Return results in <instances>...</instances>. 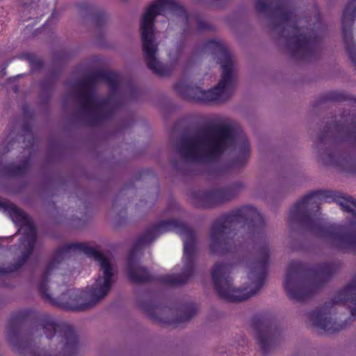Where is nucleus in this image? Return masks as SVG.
Listing matches in <instances>:
<instances>
[{
  "label": "nucleus",
  "instance_id": "obj_4",
  "mask_svg": "<svg viewBox=\"0 0 356 356\" xmlns=\"http://www.w3.org/2000/svg\"><path fill=\"white\" fill-rule=\"evenodd\" d=\"M181 156L188 161L211 160L225 150L233 148L238 164L243 165L250 154V145L244 133L234 132L228 125H208L180 138L177 146Z\"/></svg>",
  "mask_w": 356,
  "mask_h": 356
},
{
  "label": "nucleus",
  "instance_id": "obj_13",
  "mask_svg": "<svg viewBox=\"0 0 356 356\" xmlns=\"http://www.w3.org/2000/svg\"><path fill=\"white\" fill-rule=\"evenodd\" d=\"M42 325L47 338L56 337L58 341L60 356H72L77 352L79 343L71 326L64 323H57L49 316L42 318Z\"/></svg>",
  "mask_w": 356,
  "mask_h": 356
},
{
  "label": "nucleus",
  "instance_id": "obj_8",
  "mask_svg": "<svg viewBox=\"0 0 356 356\" xmlns=\"http://www.w3.org/2000/svg\"><path fill=\"white\" fill-rule=\"evenodd\" d=\"M205 49L216 55L220 60L222 75L218 84L212 89L204 90L199 87L179 82L175 85V90L183 97L195 102L209 103L225 101L232 95L236 86L235 68L232 58L227 47L219 41L208 42Z\"/></svg>",
  "mask_w": 356,
  "mask_h": 356
},
{
  "label": "nucleus",
  "instance_id": "obj_6",
  "mask_svg": "<svg viewBox=\"0 0 356 356\" xmlns=\"http://www.w3.org/2000/svg\"><path fill=\"white\" fill-rule=\"evenodd\" d=\"M168 231H175L182 238L184 241V269L181 275L170 274L162 276L161 280L168 285L182 284L192 276L194 270L195 255V235L191 227L184 223L175 220H167L159 223L150 232L140 236L134 245L127 261V273L129 280L134 282L149 281L152 278L148 271L138 266L135 263L138 252L154 239L153 234H163Z\"/></svg>",
  "mask_w": 356,
  "mask_h": 356
},
{
  "label": "nucleus",
  "instance_id": "obj_3",
  "mask_svg": "<svg viewBox=\"0 0 356 356\" xmlns=\"http://www.w3.org/2000/svg\"><path fill=\"white\" fill-rule=\"evenodd\" d=\"M330 191L312 193L298 202L290 211L294 220H302L306 227L331 248L343 252L356 251V200L338 196L334 200L346 211L348 222L343 225H325L317 212L321 202L332 198Z\"/></svg>",
  "mask_w": 356,
  "mask_h": 356
},
{
  "label": "nucleus",
  "instance_id": "obj_1",
  "mask_svg": "<svg viewBox=\"0 0 356 356\" xmlns=\"http://www.w3.org/2000/svg\"><path fill=\"white\" fill-rule=\"evenodd\" d=\"M110 259L87 243L58 249L44 270L38 290L45 300L70 310H86L105 298L113 284Z\"/></svg>",
  "mask_w": 356,
  "mask_h": 356
},
{
  "label": "nucleus",
  "instance_id": "obj_9",
  "mask_svg": "<svg viewBox=\"0 0 356 356\" xmlns=\"http://www.w3.org/2000/svg\"><path fill=\"white\" fill-rule=\"evenodd\" d=\"M257 10L260 13H273L276 24L273 29L285 40L287 47L296 54H305L313 48L317 37L314 30L296 26L293 13L284 0H257Z\"/></svg>",
  "mask_w": 356,
  "mask_h": 356
},
{
  "label": "nucleus",
  "instance_id": "obj_24",
  "mask_svg": "<svg viewBox=\"0 0 356 356\" xmlns=\"http://www.w3.org/2000/svg\"><path fill=\"white\" fill-rule=\"evenodd\" d=\"M197 24H198V26L200 29H204V27L203 26L202 24L200 22V21H197Z\"/></svg>",
  "mask_w": 356,
  "mask_h": 356
},
{
  "label": "nucleus",
  "instance_id": "obj_16",
  "mask_svg": "<svg viewBox=\"0 0 356 356\" xmlns=\"http://www.w3.org/2000/svg\"><path fill=\"white\" fill-rule=\"evenodd\" d=\"M334 302L347 304L350 312V318L353 321L356 318V275L348 284L339 292Z\"/></svg>",
  "mask_w": 356,
  "mask_h": 356
},
{
  "label": "nucleus",
  "instance_id": "obj_11",
  "mask_svg": "<svg viewBox=\"0 0 356 356\" xmlns=\"http://www.w3.org/2000/svg\"><path fill=\"white\" fill-rule=\"evenodd\" d=\"M335 270L332 264H324L306 271L302 264H289L284 278V288L288 296L296 300H303L314 293L320 284L327 280Z\"/></svg>",
  "mask_w": 356,
  "mask_h": 356
},
{
  "label": "nucleus",
  "instance_id": "obj_12",
  "mask_svg": "<svg viewBox=\"0 0 356 356\" xmlns=\"http://www.w3.org/2000/svg\"><path fill=\"white\" fill-rule=\"evenodd\" d=\"M5 211L12 220L19 226V232L22 234L20 238L19 249L22 252V259L19 262L9 268L4 273L17 270L19 268L31 254L35 243V228L31 218L9 201H0V210Z\"/></svg>",
  "mask_w": 356,
  "mask_h": 356
},
{
  "label": "nucleus",
  "instance_id": "obj_15",
  "mask_svg": "<svg viewBox=\"0 0 356 356\" xmlns=\"http://www.w3.org/2000/svg\"><path fill=\"white\" fill-rule=\"evenodd\" d=\"M309 319L313 325L329 334L339 331L346 326V323L339 325L332 321L327 306L311 313Z\"/></svg>",
  "mask_w": 356,
  "mask_h": 356
},
{
  "label": "nucleus",
  "instance_id": "obj_20",
  "mask_svg": "<svg viewBox=\"0 0 356 356\" xmlns=\"http://www.w3.org/2000/svg\"><path fill=\"white\" fill-rule=\"evenodd\" d=\"M27 168V162H24L22 165L19 166L11 165L8 167V172L10 175L18 176L23 175L26 172Z\"/></svg>",
  "mask_w": 356,
  "mask_h": 356
},
{
  "label": "nucleus",
  "instance_id": "obj_23",
  "mask_svg": "<svg viewBox=\"0 0 356 356\" xmlns=\"http://www.w3.org/2000/svg\"><path fill=\"white\" fill-rule=\"evenodd\" d=\"M334 99L336 100H341L344 99L343 95H339L338 97H334Z\"/></svg>",
  "mask_w": 356,
  "mask_h": 356
},
{
  "label": "nucleus",
  "instance_id": "obj_2",
  "mask_svg": "<svg viewBox=\"0 0 356 356\" xmlns=\"http://www.w3.org/2000/svg\"><path fill=\"white\" fill-rule=\"evenodd\" d=\"M245 221L253 224L254 229L246 235V238L256 239L255 252L257 259L248 265V284L243 289L232 286L229 278L230 266L216 264L211 272L215 289L219 296L227 301L245 300L254 295L263 286L267 272L269 258V248L265 240L259 236V229L264 225V219L257 209L245 206L231 214L218 219L212 225L210 233V249L212 252H224L236 245L238 236L232 228L238 223Z\"/></svg>",
  "mask_w": 356,
  "mask_h": 356
},
{
  "label": "nucleus",
  "instance_id": "obj_22",
  "mask_svg": "<svg viewBox=\"0 0 356 356\" xmlns=\"http://www.w3.org/2000/svg\"><path fill=\"white\" fill-rule=\"evenodd\" d=\"M194 314H195V312L193 310L191 311L190 312V314H188L187 316L184 319L181 320V321H185L190 319L193 316Z\"/></svg>",
  "mask_w": 356,
  "mask_h": 356
},
{
  "label": "nucleus",
  "instance_id": "obj_17",
  "mask_svg": "<svg viewBox=\"0 0 356 356\" xmlns=\"http://www.w3.org/2000/svg\"><path fill=\"white\" fill-rule=\"evenodd\" d=\"M258 343L264 353H268L273 347L275 332L266 321H258L254 324Z\"/></svg>",
  "mask_w": 356,
  "mask_h": 356
},
{
  "label": "nucleus",
  "instance_id": "obj_14",
  "mask_svg": "<svg viewBox=\"0 0 356 356\" xmlns=\"http://www.w3.org/2000/svg\"><path fill=\"white\" fill-rule=\"evenodd\" d=\"M342 29L347 51L356 67V0H350L344 10Z\"/></svg>",
  "mask_w": 356,
  "mask_h": 356
},
{
  "label": "nucleus",
  "instance_id": "obj_18",
  "mask_svg": "<svg viewBox=\"0 0 356 356\" xmlns=\"http://www.w3.org/2000/svg\"><path fill=\"white\" fill-rule=\"evenodd\" d=\"M235 195L232 188H222L203 195V206L212 207L230 200Z\"/></svg>",
  "mask_w": 356,
  "mask_h": 356
},
{
  "label": "nucleus",
  "instance_id": "obj_5",
  "mask_svg": "<svg viewBox=\"0 0 356 356\" xmlns=\"http://www.w3.org/2000/svg\"><path fill=\"white\" fill-rule=\"evenodd\" d=\"M121 77L115 72L98 71L76 83L78 101L95 122L108 118L122 104L119 86Z\"/></svg>",
  "mask_w": 356,
  "mask_h": 356
},
{
  "label": "nucleus",
  "instance_id": "obj_19",
  "mask_svg": "<svg viewBox=\"0 0 356 356\" xmlns=\"http://www.w3.org/2000/svg\"><path fill=\"white\" fill-rule=\"evenodd\" d=\"M17 348L23 356H45L41 354V350L39 351L31 344L19 345Z\"/></svg>",
  "mask_w": 356,
  "mask_h": 356
},
{
  "label": "nucleus",
  "instance_id": "obj_10",
  "mask_svg": "<svg viewBox=\"0 0 356 356\" xmlns=\"http://www.w3.org/2000/svg\"><path fill=\"white\" fill-rule=\"evenodd\" d=\"M320 140L325 143L345 142L353 147V151L348 154H331L325 153L321 159L326 165H332L338 170L356 174V115H343L339 121L328 124L323 131Z\"/></svg>",
  "mask_w": 356,
  "mask_h": 356
},
{
  "label": "nucleus",
  "instance_id": "obj_21",
  "mask_svg": "<svg viewBox=\"0 0 356 356\" xmlns=\"http://www.w3.org/2000/svg\"><path fill=\"white\" fill-rule=\"evenodd\" d=\"M169 58L174 64H176L181 59V53L180 51H177L176 52L170 51L169 53Z\"/></svg>",
  "mask_w": 356,
  "mask_h": 356
},
{
  "label": "nucleus",
  "instance_id": "obj_7",
  "mask_svg": "<svg viewBox=\"0 0 356 356\" xmlns=\"http://www.w3.org/2000/svg\"><path fill=\"white\" fill-rule=\"evenodd\" d=\"M159 15L179 24L184 32L186 31L191 17L188 16L177 0H156L147 8L141 18L140 30L146 64L155 74L165 76L170 73V70L157 59L158 47L154 41V21Z\"/></svg>",
  "mask_w": 356,
  "mask_h": 356
}]
</instances>
